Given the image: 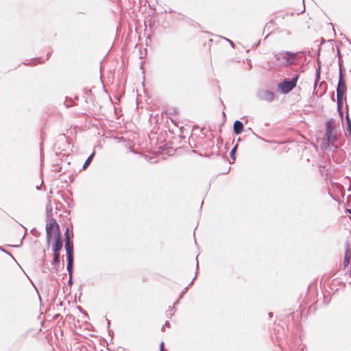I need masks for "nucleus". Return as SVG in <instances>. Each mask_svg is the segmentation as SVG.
Segmentation results:
<instances>
[{"label": "nucleus", "instance_id": "obj_1", "mask_svg": "<svg viewBox=\"0 0 351 351\" xmlns=\"http://www.w3.org/2000/svg\"><path fill=\"white\" fill-rule=\"evenodd\" d=\"M304 55V51L293 53L290 51H280L275 54V58L281 66H289L295 63L297 58Z\"/></svg>", "mask_w": 351, "mask_h": 351}, {"label": "nucleus", "instance_id": "obj_2", "mask_svg": "<svg viewBox=\"0 0 351 351\" xmlns=\"http://www.w3.org/2000/svg\"><path fill=\"white\" fill-rule=\"evenodd\" d=\"M347 90L346 80L343 74V65L339 62V80L337 86V96L343 97Z\"/></svg>", "mask_w": 351, "mask_h": 351}, {"label": "nucleus", "instance_id": "obj_3", "mask_svg": "<svg viewBox=\"0 0 351 351\" xmlns=\"http://www.w3.org/2000/svg\"><path fill=\"white\" fill-rule=\"evenodd\" d=\"M298 80V75H295L290 80H285L283 82H280L278 84V88L282 93H288L296 86Z\"/></svg>", "mask_w": 351, "mask_h": 351}, {"label": "nucleus", "instance_id": "obj_4", "mask_svg": "<svg viewBox=\"0 0 351 351\" xmlns=\"http://www.w3.org/2000/svg\"><path fill=\"white\" fill-rule=\"evenodd\" d=\"M55 229L56 234H58L60 231V226L57 223L56 220L53 218H51L49 222L46 225V237H47V243L48 245L50 244L51 239L52 237V232L53 230Z\"/></svg>", "mask_w": 351, "mask_h": 351}, {"label": "nucleus", "instance_id": "obj_5", "mask_svg": "<svg viewBox=\"0 0 351 351\" xmlns=\"http://www.w3.org/2000/svg\"><path fill=\"white\" fill-rule=\"evenodd\" d=\"M337 139V134L335 130H333L330 134L326 133L322 143V147L326 149L330 146H332L335 149H337L338 147V145L335 144Z\"/></svg>", "mask_w": 351, "mask_h": 351}, {"label": "nucleus", "instance_id": "obj_6", "mask_svg": "<svg viewBox=\"0 0 351 351\" xmlns=\"http://www.w3.org/2000/svg\"><path fill=\"white\" fill-rule=\"evenodd\" d=\"M257 97L261 100L271 102L274 100V93L269 90L261 89L257 93Z\"/></svg>", "mask_w": 351, "mask_h": 351}, {"label": "nucleus", "instance_id": "obj_7", "mask_svg": "<svg viewBox=\"0 0 351 351\" xmlns=\"http://www.w3.org/2000/svg\"><path fill=\"white\" fill-rule=\"evenodd\" d=\"M345 254H344V259H343V267L344 269H346V267H348L350 264V259H351V247L349 241H346L345 243Z\"/></svg>", "mask_w": 351, "mask_h": 351}, {"label": "nucleus", "instance_id": "obj_8", "mask_svg": "<svg viewBox=\"0 0 351 351\" xmlns=\"http://www.w3.org/2000/svg\"><path fill=\"white\" fill-rule=\"evenodd\" d=\"M62 248V241L60 236V232H58V234H56L55 243L53 245V252H60V251Z\"/></svg>", "mask_w": 351, "mask_h": 351}, {"label": "nucleus", "instance_id": "obj_9", "mask_svg": "<svg viewBox=\"0 0 351 351\" xmlns=\"http://www.w3.org/2000/svg\"><path fill=\"white\" fill-rule=\"evenodd\" d=\"M243 124L241 121L237 120L234 121L233 124V130L236 135L241 134V132L243 131Z\"/></svg>", "mask_w": 351, "mask_h": 351}, {"label": "nucleus", "instance_id": "obj_10", "mask_svg": "<svg viewBox=\"0 0 351 351\" xmlns=\"http://www.w3.org/2000/svg\"><path fill=\"white\" fill-rule=\"evenodd\" d=\"M52 265L54 266L56 271H58V267L60 265V252H53V258L51 262Z\"/></svg>", "mask_w": 351, "mask_h": 351}, {"label": "nucleus", "instance_id": "obj_11", "mask_svg": "<svg viewBox=\"0 0 351 351\" xmlns=\"http://www.w3.org/2000/svg\"><path fill=\"white\" fill-rule=\"evenodd\" d=\"M326 133H327L328 134H330L333 130H335L334 121L332 119H330V120L326 121Z\"/></svg>", "mask_w": 351, "mask_h": 351}, {"label": "nucleus", "instance_id": "obj_12", "mask_svg": "<svg viewBox=\"0 0 351 351\" xmlns=\"http://www.w3.org/2000/svg\"><path fill=\"white\" fill-rule=\"evenodd\" d=\"M343 97L337 96V111L341 117H343Z\"/></svg>", "mask_w": 351, "mask_h": 351}, {"label": "nucleus", "instance_id": "obj_13", "mask_svg": "<svg viewBox=\"0 0 351 351\" xmlns=\"http://www.w3.org/2000/svg\"><path fill=\"white\" fill-rule=\"evenodd\" d=\"M66 254L73 253V245L72 241L66 239L64 244Z\"/></svg>", "mask_w": 351, "mask_h": 351}, {"label": "nucleus", "instance_id": "obj_14", "mask_svg": "<svg viewBox=\"0 0 351 351\" xmlns=\"http://www.w3.org/2000/svg\"><path fill=\"white\" fill-rule=\"evenodd\" d=\"M196 261H197V256L196 257ZM198 267H199V265H198V261H197V263H196V272H195V277L193 278V280H191V282L189 284V285L187 287H186L184 288V289L183 290L182 293H181L180 295V298H182L184 294L187 291L189 286H191L193 283V281L195 279V278L197 277V269H198Z\"/></svg>", "mask_w": 351, "mask_h": 351}, {"label": "nucleus", "instance_id": "obj_15", "mask_svg": "<svg viewBox=\"0 0 351 351\" xmlns=\"http://www.w3.org/2000/svg\"><path fill=\"white\" fill-rule=\"evenodd\" d=\"M95 156V152H93L88 157V158L86 160L85 162L84 163L83 165V169H86L88 165H90V163L91 162L93 158H94Z\"/></svg>", "mask_w": 351, "mask_h": 351}, {"label": "nucleus", "instance_id": "obj_16", "mask_svg": "<svg viewBox=\"0 0 351 351\" xmlns=\"http://www.w3.org/2000/svg\"><path fill=\"white\" fill-rule=\"evenodd\" d=\"M179 302V300H178L175 303H174V306L171 308V309H169V311H167L166 312V315H167V317H168L169 318H171L175 313V311H176V308H175V305H176L177 304H178Z\"/></svg>", "mask_w": 351, "mask_h": 351}, {"label": "nucleus", "instance_id": "obj_17", "mask_svg": "<svg viewBox=\"0 0 351 351\" xmlns=\"http://www.w3.org/2000/svg\"><path fill=\"white\" fill-rule=\"evenodd\" d=\"M318 67L316 69V78H315V85L317 84V83L319 82V79H320V62L318 60Z\"/></svg>", "mask_w": 351, "mask_h": 351}, {"label": "nucleus", "instance_id": "obj_18", "mask_svg": "<svg viewBox=\"0 0 351 351\" xmlns=\"http://www.w3.org/2000/svg\"><path fill=\"white\" fill-rule=\"evenodd\" d=\"M66 269H67V271L69 272V276H73V263H67Z\"/></svg>", "mask_w": 351, "mask_h": 351}, {"label": "nucleus", "instance_id": "obj_19", "mask_svg": "<svg viewBox=\"0 0 351 351\" xmlns=\"http://www.w3.org/2000/svg\"><path fill=\"white\" fill-rule=\"evenodd\" d=\"M238 148V145H236L231 150L230 153V158L234 160H235V153H236V151Z\"/></svg>", "mask_w": 351, "mask_h": 351}, {"label": "nucleus", "instance_id": "obj_20", "mask_svg": "<svg viewBox=\"0 0 351 351\" xmlns=\"http://www.w3.org/2000/svg\"><path fill=\"white\" fill-rule=\"evenodd\" d=\"M67 263H74L73 253L66 254Z\"/></svg>", "mask_w": 351, "mask_h": 351}, {"label": "nucleus", "instance_id": "obj_21", "mask_svg": "<svg viewBox=\"0 0 351 351\" xmlns=\"http://www.w3.org/2000/svg\"><path fill=\"white\" fill-rule=\"evenodd\" d=\"M64 237H65V241H66V239H68L69 241H71V238L69 234V229L68 227L66 228V230L64 232Z\"/></svg>", "mask_w": 351, "mask_h": 351}, {"label": "nucleus", "instance_id": "obj_22", "mask_svg": "<svg viewBox=\"0 0 351 351\" xmlns=\"http://www.w3.org/2000/svg\"><path fill=\"white\" fill-rule=\"evenodd\" d=\"M160 351H167L164 347V342H161L160 344Z\"/></svg>", "mask_w": 351, "mask_h": 351}, {"label": "nucleus", "instance_id": "obj_23", "mask_svg": "<svg viewBox=\"0 0 351 351\" xmlns=\"http://www.w3.org/2000/svg\"><path fill=\"white\" fill-rule=\"evenodd\" d=\"M73 276H69V279L68 280V284L71 285H73Z\"/></svg>", "mask_w": 351, "mask_h": 351}, {"label": "nucleus", "instance_id": "obj_24", "mask_svg": "<svg viewBox=\"0 0 351 351\" xmlns=\"http://www.w3.org/2000/svg\"><path fill=\"white\" fill-rule=\"evenodd\" d=\"M165 327H170V323L167 321L165 324L163 325L162 328V330H163L164 328Z\"/></svg>", "mask_w": 351, "mask_h": 351}, {"label": "nucleus", "instance_id": "obj_25", "mask_svg": "<svg viewBox=\"0 0 351 351\" xmlns=\"http://www.w3.org/2000/svg\"><path fill=\"white\" fill-rule=\"evenodd\" d=\"M5 254H8L9 256H10L14 260V256L8 251L5 250L3 251Z\"/></svg>", "mask_w": 351, "mask_h": 351}, {"label": "nucleus", "instance_id": "obj_26", "mask_svg": "<svg viewBox=\"0 0 351 351\" xmlns=\"http://www.w3.org/2000/svg\"><path fill=\"white\" fill-rule=\"evenodd\" d=\"M226 40H227L230 43L231 46L233 47H234V43H233V42H232V41H231V40H229V39H226Z\"/></svg>", "mask_w": 351, "mask_h": 351}, {"label": "nucleus", "instance_id": "obj_27", "mask_svg": "<svg viewBox=\"0 0 351 351\" xmlns=\"http://www.w3.org/2000/svg\"><path fill=\"white\" fill-rule=\"evenodd\" d=\"M272 315H273V313H269V316L270 317H272Z\"/></svg>", "mask_w": 351, "mask_h": 351}, {"label": "nucleus", "instance_id": "obj_28", "mask_svg": "<svg viewBox=\"0 0 351 351\" xmlns=\"http://www.w3.org/2000/svg\"><path fill=\"white\" fill-rule=\"evenodd\" d=\"M107 322H108V326L109 327V326H110V320H108V319H107Z\"/></svg>", "mask_w": 351, "mask_h": 351}, {"label": "nucleus", "instance_id": "obj_29", "mask_svg": "<svg viewBox=\"0 0 351 351\" xmlns=\"http://www.w3.org/2000/svg\"><path fill=\"white\" fill-rule=\"evenodd\" d=\"M47 56V58H49V57L50 56V53H48Z\"/></svg>", "mask_w": 351, "mask_h": 351}, {"label": "nucleus", "instance_id": "obj_30", "mask_svg": "<svg viewBox=\"0 0 351 351\" xmlns=\"http://www.w3.org/2000/svg\"><path fill=\"white\" fill-rule=\"evenodd\" d=\"M0 250H1V251H4V249H3V247H0Z\"/></svg>", "mask_w": 351, "mask_h": 351}, {"label": "nucleus", "instance_id": "obj_31", "mask_svg": "<svg viewBox=\"0 0 351 351\" xmlns=\"http://www.w3.org/2000/svg\"><path fill=\"white\" fill-rule=\"evenodd\" d=\"M348 206H351L350 202L348 203Z\"/></svg>", "mask_w": 351, "mask_h": 351}, {"label": "nucleus", "instance_id": "obj_32", "mask_svg": "<svg viewBox=\"0 0 351 351\" xmlns=\"http://www.w3.org/2000/svg\"><path fill=\"white\" fill-rule=\"evenodd\" d=\"M36 188H37V189H40L39 186H37Z\"/></svg>", "mask_w": 351, "mask_h": 351}]
</instances>
